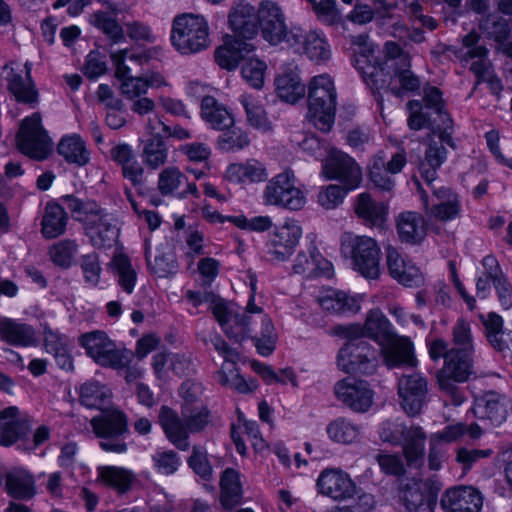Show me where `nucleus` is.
<instances>
[{
	"mask_svg": "<svg viewBox=\"0 0 512 512\" xmlns=\"http://www.w3.org/2000/svg\"><path fill=\"white\" fill-rule=\"evenodd\" d=\"M225 334L238 344L247 338L253 339L257 351L263 356L270 355L275 349L277 336L274 325L263 309L255 304L253 294L243 313H237L229 306Z\"/></svg>",
	"mask_w": 512,
	"mask_h": 512,
	"instance_id": "f257e3e1",
	"label": "nucleus"
},
{
	"mask_svg": "<svg viewBox=\"0 0 512 512\" xmlns=\"http://www.w3.org/2000/svg\"><path fill=\"white\" fill-rule=\"evenodd\" d=\"M340 252L363 277L377 279L380 276L381 249L374 238L345 232L341 236Z\"/></svg>",
	"mask_w": 512,
	"mask_h": 512,
	"instance_id": "f03ea898",
	"label": "nucleus"
},
{
	"mask_svg": "<svg viewBox=\"0 0 512 512\" xmlns=\"http://www.w3.org/2000/svg\"><path fill=\"white\" fill-rule=\"evenodd\" d=\"M337 94L332 79L326 75L315 76L308 88V116L314 126L323 131L331 130L336 113Z\"/></svg>",
	"mask_w": 512,
	"mask_h": 512,
	"instance_id": "7ed1b4c3",
	"label": "nucleus"
},
{
	"mask_svg": "<svg viewBox=\"0 0 512 512\" xmlns=\"http://www.w3.org/2000/svg\"><path fill=\"white\" fill-rule=\"evenodd\" d=\"M473 353L450 349L443 367L437 372L439 389L451 399L454 406L465 401L464 392L458 384L467 381L473 372Z\"/></svg>",
	"mask_w": 512,
	"mask_h": 512,
	"instance_id": "20e7f679",
	"label": "nucleus"
},
{
	"mask_svg": "<svg viewBox=\"0 0 512 512\" xmlns=\"http://www.w3.org/2000/svg\"><path fill=\"white\" fill-rule=\"evenodd\" d=\"M171 42L183 55L199 53L210 46L209 26L203 16L182 14L173 21Z\"/></svg>",
	"mask_w": 512,
	"mask_h": 512,
	"instance_id": "39448f33",
	"label": "nucleus"
},
{
	"mask_svg": "<svg viewBox=\"0 0 512 512\" xmlns=\"http://www.w3.org/2000/svg\"><path fill=\"white\" fill-rule=\"evenodd\" d=\"M95 435L101 439L99 446L102 450L121 454L127 451L123 437L128 433L126 415L120 410H109L91 419Z\"/></svg>",
	"mask_w": 512,
	"mask_h": 512,
	"instance_id": "423d86ee",
	"label": "nucleus"
},
{
	"mask_svg": "<svg viewBox=\"0 0 512 512\" xmlns=\"http://www.w3.org/2000/svg\"><path fill=\"white\" fill-rule=\"evenodd\" d=\"M263 200L267 205L290 210H300L305 204L304 193L296 186V177L290 169L269 180L263 192Z\"/></svg>",
	"mask_w": 512,
	"mask_h": 512,
	"instance_id": "0eeeda50",
	"label": "nucleus"
},
{
	"mask_svg": "<svg viewBox=\"0 0 512 512\" xmlns=\"http://www.w3.org/2000/svg\"><path fill=\"white\" fill-rule=\"evenodd\" d=\"M79 343L87 355L103 367L122 369L130 361L124 351L116 348V344L104 331H92L80 336Z\"/></svg>",
	"mask_w": 512,
	"mask_h": 512,
	"instance_id": "6e6552de",
	"label": "nucleus"
},
{
	"mask_svg": "<svg viewBox=\"0 0 512 512\" xmlns=\"http://www.w3.org/2000/svg\"><path fill=\"white\" fill-rule=\"evenodd\" d=\"M337 365L349 374L372 375L378 366L377 351L365 340L348 341L338 352Z\"/></svg>",
	"mask_w": 512,
	"mask_h": 512,
	"instance_id": "1a4fd4ad",
	"label": "nucleus"
},
{
	"mask_svg": "<svg viewBox=\"0 0 512 512\" xmlns=\"http://www.w3.org/2000/svg\"><path fill=\"white\" fill-rule=\"evenodd\" d=\"M16 139L18 149L30 158L44 160L52 151L51 139L42 127L39 113L22 121Z\"/></svg>",
	"mask_w": 512,
	"mask_h": 512,
	"instance_id": "9d476101",
	"label": "nucleus"
},
{
	"mask_svg": "<svg viewBox=\"0 0 512 512\" xmlns=\"http://www.w3.org/2000/svg\"><path fill=\"white\" fill-rule=\"evenodd\" d=\"M208 342L224 358V361L230 363L231 366V368H228V373L225 371V367L217 373L218 382L223 386H229L237 390L239 393L254 391L257 388V381L252 379L247 381L235 369V364L240 359L238 348L229 346L218 334L210 335L209 339H205V343L208 344Z\"/></svg>",
	"mask_w": 512,
	"mask_h": 512,
	"instance_id": "9b49d317",
	"label": "nucleus"
},
{
	"mask_svg": "<svg viewBox=\"0 0 512 512\" xmlns=\"http://www.w3.org/2000/svg\"><path fill=\"white\" fill-rule=\"evenodd\" d=\"M288 47L317 64H324L331 58V47L326 38L314 30L307 31L292 26L288 36Z\"/></svg>",
	"mask_w": 512,
	"mask_h": 512,
	"instance_id": "f8f14e48",
	"label": "nucleus"
},
{
	"mask_svg": "<svg viewBox=\"0 0 512 512\" xmlns=\"http://www.w3.org/2000/svg\"><path fill=\"white\" fill-rule=\"evenodd\" d=\"M322 174L328 180H337L346 190L356 189L362 181V170L356 161L340 150H331L322 165Z\"/></svg>",
	"mask_w": 512,
	"mask_h": 512,
	"instance_id": "ddd939ff",
	"label": "nucleus"
},
{
	"mask_svg": "<svg viewBox=\"0 0 512 512\" xmlns=\"http://www.w3.org/2000/svg\"><path fill=\"white\" fill-rule=\"evenodd\" d=\"M406 163L407 157L403 148L393 154L388 161L384 152L381 151L371 161L369 179L376 188L391 192L395 186L392 175L400 173Z\"/></svg>",
	"mask_w": 512,
	"mask_h": 512,
	"instance_id": "4468645a",
	"label": "nucleus"
},
{
	"mask_svg": "<svg viewBox=\"0 0 512 512\" xmlns=\"http://www.w3.org/2000/svg\"><path fill=\"white\" fill-rule=\"evenodd\" d=\"M258 26L262 37L271 45L286 43L290 36L291 27L285 24V16L275 3L263 2L258 10Z\"/></svg>",
	"mask_w": 512,
	"mask_h": 512,
	"instance_id": "2eb2a0df",
	"label": "nucleus"
},
{
	"mask_svg": "<svg viewBox=\"0 0 512 512\" xmlns=\"http://www.w3.org/2000/svg\"><path fill=\"white\" fill-rule=\"evenodd\" d=\"M442 484L436 476L408 484L403 491L402 502L409 512H418L426 507L433 512Z\"/></svg>",
	"mask_w": 512,
	"mask_h": 512,
	"instance_id": "dca6fc26",
	"label": "nucleus"
},
{
	"mask_svg": "<svg viewBox=\"0 0 512 512\" xmlns=\"http://www.w3.org/2000/svg\"><path fill=\"white\" fill-rule=\"evenodd\" d=\"M302 235V229L297 221H287L275 232L266 243V257L272 262L288 259L294 252Z\"/></svg>",
	"mask_w": 512,
	"mask_h": 512,
	"instance_id": "f3484780",
	"label": "nucleus"
},
{
	"mask_svg": "<svg viewBox=\"0 0 512 512\" xmlns=\"http://www.w3.org/2000/svg\"><path fill=\"white\" fill-rule=\"evenodd\" d=\"M427 381L419 373L402 375L398 380V395L404 412L411 417L417 416L427 397Z\"/></svg>",
	"mask_w": 512,
	"mask_h": 512,
	"instance_id": "a211bd4d",
	"label": "nucleus"
},
{
	"mask_svg": "<svg viewBox=\"0 0 512 512\" xmlns=\"http://www.w3.org/2000/svg\"><path fill=\"white\" fill-rule=\"evenodd\" d=\"M336 398L355 412H366L373 403V391L368 382L345 378L334 386Z\"/></svg>",
	"mask_w": 512,
	"mask_h": 512,
	"instance_id": "6ab92c4d",
	"label": "nucleus"
},
{
	"mask_svg": "<svg viewBox=\"0 0 512 512\" xmlns=\"http://www.w3.org/2000/svg\"><path fill=\"white\" fill-rule=\"evenodd\" d=\"M511 410V400L506 395L495 391L486 392L476 400L473 407V413L477 418L488 421L493 426H499L505 422Z\"/></svg>",
	"mask_w": 512,
	"mask_h": 512,
	"instance_id": "aec40b11",
	"label": "nucleus"
},
{
	"mask_svg": "<svg viewBox=\"0 0 512 512\" xmlns=\"http://www.w3.org/2000/svg\"><path fill=\"white\" fill-rule=\"evenodd\" d=\"M85 231L95 248L112 247L119 235L115 219L101 208L100 213L87 220Z\"/></svg>",
	"mask_w": 512,
	"mask_h": 512,
	"instance_id": "412c9836",
	"label": "nucleus"
},
{
	"mask_svg": "<svg viewBox=\"0 0 512 512\" xmlns=\"http://www.w3.org/2000/svg\"><path fill=\"white\" fill-rule=\"evenodd\" d=\"M319 492L334 500L351 498L356 486L348 474L336 469H326L321 472L317 480Z\"/></svg>",
	"mask_w": 512,
	"mask_h": 512,
	"instance_id": "4be33fe9",
	"label": "nucleus"
},
{
	"mask_svg": "<svg viewBox=\"0 0 512 512\" xmlns=\"http://www.w3.org/2000/svg\"><path fill=\"white\" fill-rule=\"evenodd\" d=\"M482 497L473 487H455L446 490L441 498V507L446 512H479Z\"/></svg>",
	"mask_w": 512,
	"mask_h": 512,
	"instance_id": "5701e85b",
	"label": "nucleus"
},
{
	"mask_svg": "<svg viewBox=\"0 0 512 512\" xmlns=\"http://www.w3.org/2000/svg\"><path fill=\"white\" fill-rule=\"evenodd\" d=\"M159 423L167 439L179 450L186 451L190 447L189 430L182 415L168 406H162Z\"/></svg>",
	"mask_w": 512,
	"mask_h": 512,
	"instance_id": "b1692460",
	"label": "nucleus"
},
{
	"mask_svg": "<svg viewBox=\"0 0 512 512\" xmlns=\"http://www.w3.org/2000/svg\"><path fill=\"white\" fill-rule=\"evenodd\" d=\"M0 444L9 446L19 439L26 437L31 431L30 421L26 417H20L19 409L10 406L0 411Z\"/></svg>",
	"mask_w": 512,
	"mask_h": 512,
	"instance_id": "393cba45",
	"label": "nucleus"
},
{
	"mask_svg": "<svg viewBox=\"0 0 512 512\" xmlns=\"http://www.w3.org/2000/svg\"><path fill=\"white\" fill-rule=\"evenodd\" d=\"M386 261L389 274L404 286H416L422 282V273L396 248L389 246L386 249Z\"/></svg>",
	"mask_w": 512,
	"mask_h": 512,
	"instance_id": "a878e982",
	"label": "nucleus"
},
{
	"mask_svg": "<svg viewBox=\"0 0 512 512\" xmlns=\"http://www.w3.org/2000/svg\"><path fill=\"white\" fill-rule=\"evenodd\" d=\"M396 230L401 242L418 245L427 235L424 216L415 211H405L396 217Z\"/></svg>",
	"mask_w": 512,
	"mask_h": 512,
	"instance_id": "bb28decb",
	"label": "nucleus"
},
{
	"mask_svg": "<svg viewBox=\"0 0 512 512\" xmlns=\"http://www.w3.org/2000/svg\"><path fill=\"white\" fill-rule=\"evenodd\" d=\"M258 16L255 9L247 3L237 4L229 14V24L234 32L233 37L251 40L258 32Z\"/></svg>",
	"mask_w": 512,
	"mask_h": 512,
	"instance_id": "cd10ccee",
	"label": "nucleus"
},
{
	"mask_svg": "<svg viewBox=\"0 0 512 512\" xmlns=\"http://www.w3.org/2000/svg\"><path fill=\"white\" fill-rule=\"evenodd\" d=\"M255 49V46L243 39L232 37L215 51L217 64L226 70H234L239 62Z\"/></svg>",
	"mask_w": 512,
	"mask_h": 512,
	"instance_id": "c85d7f7f",
	"label": "nucleus"
},
{
	"mask_svg": "<svg viewBox=\"0 0 512 512\" xmlns=\"http://www.w3.org/2000/svg\"><path fill=\"white\" fill-rule=\"evenodd\" d=\"M357 70L363 81L376 94L377 91L387 88L390 91L392 83V68L386 67L383 62H367L362 58L357 62Z\"/></svg>",
	"mask_w": 512,
	"mask_h": 512,
	"instance_id": "c756f323",
	"label": "nucleus"
},
{
	"mask_svg": "<svg viewBox=\"0 0 512 512\" xmlns=\"http://www.w3.org/2000/svg\"><path fill=\"white\" fill-rule=\"evenodd\" d=\"M354 211L365 225L381 227L387 220L388 207L383 202L373 200L369 193L364 192L357 196Z\"/></svg>",
	"mask_w": 512,
	"mask_h": 512,
	"instance_id": "7c9ffc66",
	"label": "nucleus"
},
{
	"mask_svg": "<svg viewBox=\"0 0 512 512\" xmlns=\"http://www.w3.org/2000/svg\"><path fill=\"white\" fill-rule=\"evenodd\" d=\"M426 438L422 427L414 424L407 426L400 445L408 466L419 467L423 463Z\"/></svg>",
	"mask_w": 512,
	"mask_h": 512,
	"instance_id": "2f4dec72",
	"label": "nucleus"
},
{
	"mask_svg": "<svg viewBox=\"0 0 512 512\" xmlns=\"http://www.w3.org/2000/svg\"><path fill=\"white\" fill-rule=\"evenodd\" d=\"M7 493L19 500H29L36 495V485L31 473L23 468H12L5 474Z\"/></svg>",
	"mask_w": 512,
	"mask_h": 512,
	"instance_id": "473e14b6",
	"label": "nucleus"
},
{
	"mask_svg": "<svg viewBox=\"0 0 512 512\" xmlns=\"http://www.w3.org/2000/svg\"><path fill=\"white\" fill-rule=\"evenodd\" d=\"M3 72L5 73L7 88L18 102L27 104L37 102L38 92L31 77L15 72L11 65H5Z\"/></svg>",
	"mask_w": 512,
	"mask_h": 512,
	"instance_id": "72a5a7b5",
	"label": "nucleus"
},
{
	"mask_svg": "<svg viewBox=\"0 0 512 512\" xmlns=\"http://www.w3.org/2000/svg\"><path fill=\"white\" fill-rule=\"evenodd\" d=\"M68 214L61 204L48 202L41 220V233L46 239H54L66 231Z\"/></svg>",
	"mask_w": 512,
	"mask_h": 512,
	"instance_id": "f704fd0d",
	"label": "nucleus"
},
{
	"mask_svg": "<svg viewBox=\"0 0 512 512\" xmlns=\"http://www.w3.org/2000/svg\"><path fill=\"white\" fill-rule=\"evenodd\" d=\"M201 116L213 129L225 130L234 124V117L227 107L212 96L201 100Z\"/></svg>",
	"mask_w": 512,
	"mask_h": 512,
	"instance_id": "c9c22d12",
	"label": "nucleus"
},
{
	"mask_svg": "<svg viewBox=\"0 0 512 512\" xmlns=\"http://www.w3.org/2000/svg\"><path fill=\"white\" fill-rule=\"evenodd\" d=\"M318 303L322 309L333 314L356 313L360 309L356 298L336 289L324 291L318 297Z\"/></svg>",
	"mask_w": 512,
	"mask_h": 512,
	"instance_id": "e433bc0d",
	"label": "nucleus"
},
{
	"mask_svg": "<svg viewBox=\"0 0 512 512\" xmlns=\"http://www.w3.org/2000/svg\"><path fill=\"white\" fill-rule=\"evenodd\" d=\"M388 345L383 348V356L386 365L389 368L399 366H415L416 359L413 354V345L406 338L393 339L387 342Z\"/></svg>",
	"mask_w": 512,
	"mask_h": 512,
	"instance_id": "4c0bfd02",
	"label": "nucleus"
},
{
	"mask_svg": "<svg viewBox=\"0 0 512 512\" xmlns=\"http://www.w3.org/2000/svg\"><path fill=\"white\" fill-rule=\"evenodd\" d=\"M226 177L237 183L262 182L268 177L265 165L256 160L249 159L245 163H234L228 166Z\"/></svg>",
	"mask_w": 512,
	"mask_h": 512,
	"instance_id": "58836bf2",
	"label": "nucleus"
},
{
	"mask_svg": "<svg viewBox=\"0 0 512 512\" xmlns=\"http://www.w3.org/2000/svg\"><path fill=\"white\" fill-rule=\"evenodd\" d=\"M447 157V150L444 145L435 140H431L425 151L424 159L421 160L419 171L427 184H430L437 178V171L444 163Z\"/></svg>",
	"mask_w": 512,
	"mask_h": 512,
	"instance_id": "ea45409f",
	"label": "nucleus"
},
{
	"mask_svg": "<svg viewBox=\"0 0 512 512\" xmlns=\"http://www.w3.org/2000/svg\"><path fill=\"white\" fill-rule=\"evenodd\" d=\"M57 152L68 163L79 167L86 165L90 160L85 142L76 134L63 137L58 143Z\"/></svg>",
	"mask_w": 512,
	"mask_h": 512,
	"instance_id": "a19ab883",
	"label": "nucleus"
},
{
	"mask_svg": "<svg viewBox=\"0 0 512 512\" xmlns=\"http://www.w3.org/2000/svg\"><path fill=\"white\" fill-rule=\"evenodd\" d=\"M275 86L278 97L291 104L303 98L306 91L299 75L293 71L280 74L275 79Z\"/></svg>",
	"mask_w": 512,
	"mask_h": 512,
	"instance_id": "79ce46f5",
	"label": "nucleus"
},
{
	"mask_svg": "<svg viewBox=\"0 0 512 512\" xmlns=\"http://www.w3.org/2000/svg\"><path fill=\"white\" fill-rule=\"evenodd\" d=\"M362 331V335H366L380 344L389 342L394 337L389 320L379 309L369 312L364 327H362Z\"/></svg>",
	"mask_w": 512,
	"mask_h": 512,
	"instance_id": "37998d69",
	"label": "nucleus"
},
{
	"mask_svg": "<svg viewBox=\"0 0 512 512\" xmlns=\"http://www.w3.org/2000/svg\"><path fill=\"white\" fill-rule=\"evenodd\" d=\"M134 478L132 471L123 467L101 466L98 468V480L119 493L127 492Z\"/></svg>",
	"mask_w": 512,
	"mask_h": 512,
	"instance_id": "c03bdc74",
	"label": "nucleus"
},
{
	"mask_svg": "<svg viewBox=\"0 0 512 512\" xmlns=\"http://www.w3.org/2000/svg\"><path fill=\"white\" fill-rule=\"evenodd\" d=\"M111 398V391L97 381H89L81 385L80 403L90 409L102 410Z\"/></svg>",
	"mask_w": 512,
	"mask_h": 512,
	"instance_id": "a18cd8bd",
	"label": "nucleus"
},
{
	"mask_svg": "<svg viewBox=\"0 0 512 512\" xmlns=\"http://www.w3.org/2000/svg\"><path fill=\"white\" fill-rule=\"evenodd\" d=\"M220 487V500L225 508L230 509L240 503L242 498V489L239 473L236 470L227 468L222 473Z\"/></svg>",
	"mask_w": 512,
	"mask_h": 512,
	"instance_id": "49530a36",
	"label": "nucleus"
},
{
	"mask_svg": "<svg viewBox=\"0 0 512 512\" xmlns=\"http://www.w3.org/2000/svg\"><path fill=\"white\" fill-rule=\"evenodd\" d=\"M410 67L401 65L392 69L390 92L398 98H402L406 93L419 90L421 86L419 77L411 71Z\"/></svg>",
	"mask_w": 512,
	"mask_h": 512,
	"instance_id": "de8ad7c7",
	"label": "nucleus"
},
{
	"mask_svg": "<svg viewBox=\"0 0 512 512\" xmlns=\"http://www.w3.org/2000/svg\"><path fill=\"white\" fill-rule=\"evenodd\" d=\"M0 333L4 340L13 345L29 346L36 342L34 329L12 320L1 322Z\"/></svg>",
	"mask_w": 512,
	"mask_h": 512,
	"instance_id": "09e8293b",
	"label": "nucleus"
},
{
	"mask_svg": "<svg viewBox=\"0 0 512 512\" xmlns=\"http://www.w3.org/2000/svg\"><path fill=\"white\" fill-rule=\"evenodd\" d=\"M142 158L144 164L152 170L165 165L168 159V148L160 136H154L145 142Z\"/></svg>",
	"mask_w": 512,
	"mask_h": 512,
	"instance_id": "8fccbe9b",
	"label": "nucleus"
},
{
	"mask_svg": "<svg viewBox=\"0 0 512 512\" xmlns=\"http://www.w3.org/2000/svg\"><path fill=\"white\" fill-rule=\"evenodd\" d=\"M117 283L127 294H131L137 281V273L132 267L130 259L124 255H116L112 260Z\"/></svg>",
	"mask_w": 512,
	"mask_h": 512,
	"instance_id": "3c124183",
	"label": "nucleus"
},
{
	"mask_svg": "<svg viewBox=\"0 0 512 512\" xmlns=\"http://www.w3.org/2000/svg\"><path fill=\"white\" fill-rule=\"evenodd\" d=\"M89 23L101 30L112 43L124 40V31L117 20L106 11H96L89 16Z\"/></svg>",
	"mask_w": 512,
	"mask_h": 512,
	"instance_id": "603ef678",
	"label": "nucleus"
},
{
	"mask_svg": "<svg viewBox=\"0 0 512 512\" xmlns=\"http://www.w3.org/2000/svg\"><path fill=\"white\" fill-rule=\"evenodd\" d=\"M485 327V334L490 345L497 351L503 352L508 349V344L504 340L503 319L494 312L488 313L487 317L481 316Z\"/></svg>",
	"mask_w": 512,
	"mask_h": 512,
	"instance_id": "864d4df0",
	"label": "nucleus"
},
{
	"mask_svg": "<svg viewBox=\"0 0 512 512\" xmlns=\"http://www.w3.org/2000/svg\"><path fill=\"white\" fill-rule=\"evenodd\" d=\"M60 201L71 212L75 220L84 222L89 220L95 213H100V207L92 200H82L73 194L63 195Z\"/></svg>",
	"mask_w": 512,
	"mask_h": 512,
	"instance_id": "5fc2aeb1",
	"label": "nucleus"
},
{
	"mask_svg": "<svg viewBox=\"0 0 512 512\" xmlns=\"http://www.w3.org/2000/svg\"><path fill=\"white\" fill-rule=\"evenodd\" d=\"M331 440L342 443H353L359 436L360 428L346 418H337L330 422L326 428Z\"/></svg>",
	"mask_w": 512,
	"mask_h": 512,
	"instance_id": "6e6d98bb",
	"label": "nucleus"
},
{
	"mask_svg": "<svg viewBox=\"0 0 512 512\" xmlns=\"http://www.w3.org/2000/svg\"><path fill=\"white\" fill-rule=\"evenodd\" d=\"M421 199L425 210L428 211L436 219L446 222L455 219L461 211L459 198L449 200L447 202H435L432 207L428 208V196L424 190H420Z\"/></svg>",
	"mask_w": 512,
	"mask_h": 512,
	"instance_id": "4d7b16f0",
	"label": "nucleus"
},
{
	"mask_svg": "<svg viewBox=\"0 0 512 512\" xmlns=\"http://www.w3.org/2000/svg\"><path fill=\"white\" fill-rule=\"evenodd\" d=\"M181 415L190 433L201 432L211 422L210 411L203 405L198 407L182 406Z\"/></svg>",
	"mask_w": 512,
	"mask_h": 512,
	"instance_id": "13d9d810",
	"label": "nucleus"
},
{
	"mask_svg": "<svg viewBox=\"0 0 512 512\" xmlns=\"http://www.w3.org/2000/svg\"><path fill=\"white\" fill-rule=\"evenodd\" d=\"M239 101L245 109L250 125L258 129L268 128L269 122L264 108L255 97L243 94L240 96Z\"/></svg>",
	"mask_w": 512,
	"mask_h": 512,
	"instance_id": "bf43d9fd",
	"label": "nucleus"
},
{
	"mask_svg": "<svg viewBox=\"0 0 512 512\" xmlns=\"http://www.w3.org/2000/svg\"><path fill=\"white\" fill-rule=\"evenodd\" d=\"M78 244L75 240L65 239L53 244L49 249V255L54 264L67 269L77 253Z\"/></svg>",
	"mask_w": 512,
	"mask_h": 512,
	"instance_id": "052dcab7",
	"label": "nucleus"
},
{
	"mask_svg": "<svg viewBox=\"0 0 512 512\" xmlns=\"http://www.w3.org/2000/svg\"><path fill=\"white\" fill-rule=\"evenodd\" d=\"M220 131L222 133L217 138V145L223 151L243 149L250 142L247 134L236 127L235 123L233 126Z\"/></svg>",
	"mask_w": 512,
	"mask_h": 512,
	"instance_id": "680f3d73",
	"label": "nucleus"
},
{
	"mask_svg": "<svg viewBox=\"0 0 512 512\" xmlns=\"http://www.w3.org/2000/svg\"><path fill=\"white\" fill-rule=\"evenodd\" d=\"M183 183H187V177L174 166L164 168L158 177V190L163 196L173 194Z\"/></svg>",
	"mask_w": 512,
	"mask_h": 512,
	"instance_id": "e2e57ef3",
	"label": "nucleus"
},
{
	"mask_svg": "<svg viewBox=\"0 0 512 512\" xmlns=\"http://www.w3.org/2000/svg\"><path fill=\"white\" fill-rule=\"evenodd\" d=\"M453 350L474 353L471 325L463 318H459L452 327Z\"/></svg>",
	"mask_w": 512,
	"mask_h": 512,
	"instance_id": "0e129e2a",
	"label": "nucleus"
},
{
	"mask_svg": "<svg viewBox=\"0 0 512 512\" xmlns=\"http://www.w3.org/2000/svg\"><path fill=\"white\" fill-rule=\"evenodd\" d=\"M149 268L158 277L163 278L174 274L177 270L175 255L171 249L157 254L153 260L146 256Z\"/></svg>",
	"mask_w": 512,
	"mask_h": 512,
	"instance_id": "69168bd1",
	"label": "nucleus"
},
{
	"mask_svg": "<svg viewBox=\"0 0 512 512\" xmlns=\"http://www.w3.org/2000/svg\"><path fill=\"white\" fill-rule=\"evenodd\" d=\"M480 28L491 39L498 43L504 42L509 34L510 27L506 19L495 15H488L480 24Z\"/></svg>",
	"mask_w": 512,
	"mask_h": 512,
	"instance_id": "338daca9",
	"label": "nucleus"
},
{
	"mask_svg": "<svg viewBox=\"0 0 512 512\" xmlns=\"http://www.w3.org/2000/svg\"><path fill=\"white\" fill-rule=\"evenodd\" d=\"M266 64L256 58H249L242 66L241 73L245 81L253 88L259 89L264 84Z\"/></svg>",
	"mask_w": 512,
	"mask_h": 512,
	"instance_id": "774afa93",
	"label": "nucleus"
}]
</instances>
